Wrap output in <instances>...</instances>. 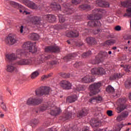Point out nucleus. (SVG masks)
<instances>
[{
    "label": "nucleus",
    "instance_id": "1",
    "mask_svg": "<svg viewBox=\"0 0 131 131\" xmlns=\"http://www.w3.org/2000/svg\"><path fill=\"white\" fill-rule=\"evenodd\" d=\"M23 50L18 49L16 51V55L14 53L10 54H7L6 58L7 61L12 62L16 60L17 58H26L29 57V53H36L37 48L35 46H33V43L30 41L26 42L22 46Z\"/></svg>",
    "mask_w": 131,
    "mask_h": 131
},
{
    "label": "nucleus",
    "instance_id": "2",
    "mask_svg": "<svg viewBox=\"0 0 131 131\" xmlns=\"http://www.w3.org/2000/svg\"><path fill=\"white\" fill-rule=\"evenodd\" d=\"M102 12L101 9H96L95 12L97 13L96 14L93 15H91L90 16L89 19L91 20L88 23V26L90 27H95L96 26H101V21H100V19L102 18V15L101 13Z\"/></svg>",
    "mask_w": 131,
    "mask_h": 131
},
{
    "label": "nucleus",
    "instance_id": "3",
    "mask_svg": "<svg viewBox=\"0 0 131 131\" xmlns=\"http://www.w3.org/2000/svg\"><path fill=\"white\" fill-rule=\"evenodd\" d=\"M81 1L80 0H72L71 3H64L62 4V7L63 8V13L66 14V15H70V14H72L73 13L74 10L72 8H70L72 5H78Z\"/></svg>",
    "mask_w": 131,
    "mask_h": 131
},
{
    "label": "nucleus",
    "instance_id": "4",
    "mask_svg": "<svg viewBox=\"0 0 131 131\" xmlns=\"http://www.w3.org/2000/svg\"><path fill=\"white\" fill-rule=\"evenodd\" d=\"M108 57V53L106 52H100L97 56H96L95 59L92 61V63L94 65L99 64L103 62Z\"/></svg>",
    "mask_w": 131,
    "mask_h": 131
},
{
    "label": "nucleus",
    "instance_id": "5",
    "mask_svg": "<svg viewBox=\"0 0 131 131\" xmlns=\"http://www.w3.org/2000/svg\"><path fill=\"white\" fill-rule=\"evenodd\" d=\"M7 2L10 5L14 7V8H17L20 13H23L24 15H29L30 14V12L26 11L23 6L13 1H8Z\"/></svg>",
    "mask_w": 131,
    "mask_h": 131
},
{
    "label": "nucleus",
    "instance_id": "6",
    "mask_svg": "<svg viewBox=\"0 0 131 131\" xmlns=\"http://www.w3.org/2000/svg\"><path fill=\"white\" fill-rule=\"evenodd\" d=\"M102 86V83L97 82L92 84L90 86V96L92 95H97L100 92V88Z\"/></svg>",
    "mask_w": 131,
    "mask_h": 131
},
{
    "label": "nucleus",
    "instance_id": "7",
    "mask_svg": "<svg viewBox=\"0 0 131 131\" xmlns=\"http://www.w3.org/2000/svg\"><path fill=\"white\" fill-rule=\"evenodd\" d=\"M50 87L47 86H41L39 89L36 90V95L37 96H46L50 94Z\"/></svg>",
    "mask_w": 131,
    "mask_h": 131
},
{
    "label": "nucleus",
    "instance_id": "8",
    "mask_svg": "<svg viewBox=\"0 0 131 131\" xmlns=\"http://www.w3.org/2000/svg\"><path fill=\"white\" fill-rule=\"evenodd\" d=\"M118 102L119 104L117 108V112L118 113H120V112H122V111H123V110L126 108V104H125L126 99L125 98H121L118 100Z\"/></svg>",
    "mask_w": 131,
    "mask_h": 131
},
{
    "label": "nucleus",
    "instance_id": "9",
    "mask_svg": "<svg viewBox=\"0 0 131 131\" xmlns=\"http://www.w3.org/2000/svg\"><path fill=\"white\" fill-rule=\"evenodd\" d=\"M27 6L30 9H32L33 10H40V9H42V8H45L46 5L43 4H40L38 6L36 5L34 3L32 2L29 1L27 4Z\"/></svg>",
    "mask_w": 131,
    "mask_h": 131
},
{
    "label": "nucleus",
    "instance_id": "10",
    "mask_svg": "<svg viewBox=\"0 0 131 131\" xmlns=\"http://www.w3.org/2000/svg\"><path fill=\"white\" fill-rule=\"evenodd\" d=\"M78 81L79 82H83V83H89V82H93L95 81V79L92 76L86 75V76L79 78Z\"/></svg>",
    "mask_w": 131,
    "mask_h": 131
},
{
    "label": "nucleus",
    "instance_id": "11",
    "mask_svg": "<svg viewBox=\"0 0 131 131\" xmlns=\"http://www.w3.org/2000/svg\"><path fill=\"white\" fill-rule=\"evenodd\" d=\"M91 73L94 75H103L105 74V70L102 68H95L91 70Z\"/></svg>",
    "mask_w": 131,
    "mask_h": 131
},
{
    "label": "nucleus",
    "instance_id": "12",
    "mask_svg": "<svg viewBox=\"0 0 131 131\" xmlns=\"http://www.w3.org/2000/svg\"><path fill=\"white\" fill-rule=\"evenodd\" d=\"M42 100L40 99H36L31 97L27 101V105H38Z\"/></svg>",
    "mask_w": 131,
    "mask_h": 131
},
{
    "label": "nucleus",
    "instance_id": "13",
    "mask_svg": "<svg viewBox=\"0 0 131 131\" xmlns=\"http://www.w3.org/2000/svg\"><path fill=\"white\" fill-rule=\"evenodd\" d=\"M17 63L18 65H31L32 64V59L21 58Z\"/></svg>",
    "mask_w": 131,
    "mask_h": 131
},
{
    "label": "nucleus",
    "instance_id": "14",
    "mask_svg": "<svg viewBox=\"0 0 131 131\" xmlns=\"http://www.w3.org/2000/svg\"><path fill=\"white\" fill-rule=\"evenodd\" d=\"M5 41L7 45H13L17 41V40H16L14 36L8 35V36L5 38Z\"/></svg>",
    "mask_w": 131,
    "mask_h": 131
},
{
    "label": "nucleus",
    "instance_id": "15",
    "mask_svg": "<svg viewBox=\"0 0 131 131\" xmlns=\"http://www.w3.org/2000/svg\"><path fill=\"white\" fill-rule=\"evenodd\" d=\"M60 84V86L63 88L64 90H70L71 89V86H72L71 83L66 80L61 81Z\"/></svg>",
    "mask_w": 131,
    "mask_h": 131
},
{
    "label": "nucleus",
    "instance_id": "16",
    "mask_svg": "<svg viewBox=\"0 0 131 131\" xmlns=\"http://www.w3.org/2000/svg\"><path fill=\"white\" fill-rule=\"evenodd\" d=\"M66 35L68 37H77L79 34L77 30H74L73 31H67L66 32Z\"/></svg>",
    "mask_w": 131,
    "mask_h": 131
},
{
    "label": "nucleus",
    "instance_id": "17",
    "mask_svg": "<svg viewBox=\"0 0 131 131\" xmlns=\"http://www.w3.org/2000/svg\"><path fill=\"white\" fill-rule=\"evenodd\" d=\"M96 6L101 8H109L110 4L108 2L103 1L102 0H97L96 2Z\"/></svg>",
    "mask_w": 131,
    "mask_h": 131
},
{
    "label": "nucleus",
    "instance_id": "18",
    "mask_svg": "<svg viewBox=\"0 0 131 131\" xmlns=\"http://www.w3.org/2000/svg\"><path fill=\"white\" fill-rule=\"evenodd\" d=\"M46 52H52L53 53H59L60 48L58 46H49L45 49Z\"/></svg>",
    "mask_w": 131,
    "mask_h": 131
},
{
    "label": "nucleus",
    "instance_id": "19",
    "mask_svg": "<svg viewBox=\"0 0 131 131\" xmlns=\"http://www.w3.org/2000/svg\"><path fill=\"white\" fill-rule=\"evenodd\" d=\"M50 107H51V106L50 105V104H49L48 103H45L43 104H42L38 109V111H36V113H38V112L39 111V112H43V111H46V110H47V109H50Z\"/></svg>",
    "mask_w": 131,
    "mask_h": 131
},
{
    "label": "nucleus",
    "instance_id": "20",
    "mask_svg": "<svg viewBox=\"0 0 131 131\" xmlns=\"http://www.w3.org/2000/svg\"><path fill=\"white\" fill-rule=\"evenodd\" d=\"M88 114H89V110L86 108H83L78 113L77 116L79 118H82L83 116H86Z\"/></svg>",
    "mask_w": 131,
    "mask_h": 131
},
{
    "label": "nucleus",
    "instance_id": "21",
    "mask_svg": "<svg viewBox=\"0 0 131 131\" xmlns=\"http://www.w3.org/2000/svg\"><path fill=\"white\" fill-rule=\"evenodd\" d=\"M90 122V124L92 126V127H97L98 126H101V125H102V123L101 122V121L98 120H96L95 119H91Z\"/></svg>",
    "mask_w": 131,
    "mask_h": 131
},
{
    "label": "nucleus",
    "instance_id": "22",
    "mask_svg": "<svg viewBox=\"0 0 131 131\" xmlns=\"http://www.w3.org/2000/svg\"><path fill=\"white\" fill-rule=\"evenodd\" d=\"M101 101L102 97L100 96L95 97H93L89 100L90 103H91L92 104H96V103H99V102H101Z\"/></svg>",
    "mask_w": 131,
    "mask_h": 131
},
{
    "label": "nucleus",
    "instance_id": "23",
    "mask_svg": "<svg viewBox=\"0 0 131 131\" xmlns=\"http://www.w3.org/2000/svg\"><path fill=\"white\" fill-rule=\"evenodd\" d=\"M75 57H76V54L71 53L64 57L63 58V60L66 61V62H68V61H71V60H73Z\"/></svg>",
    "mask_w": 131,
    "mask_h": 131
},
{
    "label": "nucleus",
    "instance_id": "24",
    "mask_svg": "<svg viewBox=\"0 0 131 131\" xmlns=\"http://www.w3.org/2000/svg\"><path fill=\"white\" fill-rule=\"evenodd\" d=\"M61 112H62V111L60 108L56 107L55 110L51 109L50 114L51 115H53L54 116H57V115H59Z\"/></svg>",
    "mask_w": 131,
    "mask_h": 131
},
{
    "label": "nucleus",
    "instance_id": "25",
    "mask_svg": "<svg viewBox=\"0 0 131 131\" xmlns=\"http://www.w3.org/2000/svg\"><path fill=\"white\" fill-rule=\"evenodd\" d=\"M128 116V112H127V111H125L117 117V121H121L122 120H123V118L127 117Z\"/></svg>",
    "mask_w": 131,
    "mask_h": 131
},
{
    "label": "nucleus",
    "instance_id": "26",
    "mask_svg": "<svg viewBox=\"0 0 131 131\" xmlns=\"http://www.w3.org/2000/svg\"><path fill=\"white\" fill-rule=\"evenodd\" d=\"M72 113L71 112H69L61 117V120H62V121H66V120L70 119V118H74V116L72 117Z\"/></svg>",
    "mask_w": 131,
    "mask_h": 131
},
{
    "label": "nucleus",
    "instance_id": "27",
    "mask_svg": "<svg viewBox=\"0 0 131 131\" xmlns=\"http://www.w3.org/2000/svg\"><path fill=\"white\" fill-rule=\"evenodd\" d=\"M45 18H46V20H48L49 22H55L56 20V16L53 14H47L45 15Z\"/></svg>",
    "mask_w": 131,
    "mask_h": 131
},
{
    "label": "nucleus",
    "instance_id": "28",
    "mask_svg": "<svg viewBox=\"0 0 131 131\" xmlns=\"http://www.w3.org/2000/svg\"><path fill=\"white\" fill-rule=\"evenodd\" d=\"M86 41L89 45H96L97 43V40L93 37L86 38Z\"/></svg>",
    "mask_w": 131,
    "mask_h": 131
},
{
    "label": "nucleus",
    "instance_id": "29",
    "mask_svg": "<svg viewBox=\"0 0 131 131\" xmlns=\"http://www.w3.org/2000/svg\"><path fill=\"white\" fill-rule=\"evenodd\" d=\"M77 100V96L76 95H72L71 96L68 97L67 98V102L68 103H74L75 101Z\"/></svg>",
    "mask_w": 131,
    "mask_h": 131
},
{
    "label": "nucleus",
    "instance_id": "30",
    "mask_svg": "<svg viewBox=\"0 0 131 131\" xmlns=\"http://www.w3.org/2000/svg\"><path fill=\"white\" fill-rule=\"evenodd\" d=\"M7 70L8 72H15L17 71V68L15 64H10L7 66Z\"/></svg>",
    "mask_w": 131,
    "mask_h": 131
},
{
    "label": "nucleus",
    "instance_id": "31",
    "mask_svg": "<svg viewBox=\"0 0 131 131\" xmlns=\"http://www.w3.org/2000/svg\"><path fill=\"white\" fill-rule=\"evenodd\" d=\"M122 77V74L120 73H115L110 76V80H115V79H118V78H121Z\"/></svg>",
    "mask_w": 131,
    "mask_h": 131
},
{
    "label": "nucleus",
    "instance_id": "32",
    "mask_svg": "<svg viewBox=\"0 0 131 131\" xmlns=\"http://www.w3.org/2000/svg\"><path fill=\"white\" fill-rule=\"evenodd\" d=\"M31 21H32V22H33L35 24H36L37 25L41 26V22L37 16H33L32 17Z\"/></svg>",
    "mask_w": 131,
    "mask_h": 131
},
{
    "label": "nucleus",
    "instance_id": "33",
    "mask_svg": "<svg viewBox=\"0 0 131 131\" xmlns=\"http://www.w3.org/2000/svg\"><path fill=\"white\" fill-rule=\"evenodd\" d=\"M64 28H67L66 24L64 25H56L54 26V29L56 30H60V29H64Z\"/></svg>",
    "mask_w": 131,
    "mask_h": 131
},
{
    "label": "nucleus",
    "instance_id": "34",
    "mask_svg": "<svg viewBox=\"0 0 131 131\" xmlns=\"http://www.w3.org/2000/svg\"><path fill=\"white\" fill-rule=\"evenodd\" d=\"M125 88L129 89L131 88V78H128L125 82Z\"/></svg>",
    "mask_w": 131,
    "mask_h": 131
},
{
    "label": "nucleus",
    "instance_id": "35",
    "mask_svg": "<svg viewBox=\"0 0 131 131\" xmlns=\"http://www.w3.org/2000/svg\"><path fill=\"white\" fill-rule=\"evenodd\" d=\"M51 8H52V10H54L56 11L57 10H61V6L59 4L56 3L51 5Z\"/></svg>",
    "mask_w": 131,
    "mask_h": 131
},
{
    "label": "nucleus",
    "instance_id": "36",
    "mask_svg": "<svg viewBox=\"0 0 131 131\" xmlns=\"http://www.w3.org/2000/svg\"><path fill=\"white\" fill-rule=\"evenodd\" d=\"M0 106L4 111H7V107L6 106V105H5L4 101L2 99V95H0Z\"/></svg>",
    "mask_w": 131,
    "mask_h": 131
},
{
    "label": "nucleus",
    "instance_id": "37",
    "mask_svg": "<svg viewBox=\"0 0 131 131\" xmlns=\"http://www.w3.org/2000/svg\"><path fill=\"white\" fill-rule=\"evenodd\" d=\"M30 36L31 39H33V40H37V39L39 38V36L38 35V34L35 33L31 34Z\"/></svg>",
    "mask_w": 131,
    "mask_h": 131
},
{
    "label": "nucleus",
    "instance_id": "38",
    "mask_svg": "<svg viewBox=\"0 0 131 131\" xmlns=\"http://www.w3.org/2000/svg\"><path fill=\"white\" fill-rule=\"evenodd\" d=\"M123 7H131V0H127L121 3Z\"/></svg>",
    "mask_w": 131,
    "mask_h": 131
},
{
    "label": "nucleus",
    "instance_id": "39",
    "mask_svg": "<svg viewBox=\"0 0 131 131\" xmlns=\"http://www.w3.org/2000/svg\"><path fill=\"white\" fill-rule=\"evenodd\" d=\"M38 75H39V73H38V71H35L31 75V78L32 79H34V78H36Z\"/></svg>",
    "mask_w": 131,
    "mask_h": 131
},
{
    "label": "nucleus",
    "instance_id": "40",
    "mask_svg": "<svg viewBox=\"0 0 131 131\" xmlns=\"http://www.w3.org/2000/svg\"><path fill=\"white\" fill-rule=\"evenodd\" d=\"M106 92H107V93H114L115 90H114V88H113V87H112V86H111V85H108V86L106 88Z\"/></svg>",
    "mask_w": 131,
    "mask_h": 131
},
{
    "label": "nucleus",
    "instance_id": "41",
    "mask_svg": "<svg viewBox=\"0 0 131 131\" xmlns=\"http://www.w3.org/2000/svg\"><path fill=\"white\" fill-rule=\"evenodd\" d=\"M81 20H82V16H74V19L73 20V23H75V22H76V21H81Z\"/></svg>",
    "mask_w": 131,
    "mask_h": 131
},
{
    "label": "nucleus",
    "instance_id": "42",
    "mask_svg": "<svg viewBox=\"0 0 131 131\" xmlns=\"http://www.w3.org/2000/svg\"><path fill=\"white\" fill-rule=\"evenodd\" d=\"M78 129L77 125H70L69 131H77Z\"/></svg>",
    "mask_w": 131,
    "mask_h": 131
},
{
    "label": "nucleus",
    "instance_id": "43",
    "mask_svg": "<svg viewBox=\"0 0 131 131\" xmlns=\"http://www.w3.org/2000/svg\"><path fill=\"white\" fill-rule=\"evenodd\" d=\"M58 18L59 20V22L60 23H63L65 22V15H62V14H59L58 15Z\"/></svg>",
    "mask_w": 131,
    "mask_h": 131
},
{
    "label": "nucleus",
    "instance_id": "44",
    "mask_svg": "<svg viewBox=\"0 0 131 131\" xmlns=\"http://www.w3.org/2000/svg\"><path fill=\"white\" fill-rule=\"evenodd\" d=\"M80 8L82 10H90L91 6L89 5L85 4L80 6Z\"/></svg>",
    "mask_w": 131,
    "mask_h": 131
},
{
    "label": "nucleus",
    "instance_id": "45",
    "mask_svg": "<svg viewBox=\"0 0 131 131\" xmlns=\"http://www.w3.org/2000/svg\"><path fill=\"white\" fill-rule=\"evenodd\" d=\"M92 54V51H89L87 52H85L83 54H82L81 56L83 58H86V57H89L90 55Z\"/></svg>",
    "mask_w": 131,
    "mask_h": 131
},
{
    "label": "nucleus",
    "instance_id": "46",
    "mask_svg": "<svg viewBox=\"0 0 131 131\" xmlns=\"http://www.w3.org/2000/svg\"><path fill=\"white\" fill-rule=\"evenodd\" d=\"M121 67H124V69L125 70V71H126V72H128V71H130V66L129 65H125V66H123V65H121Z\"/></svg>",
    "mask_w": 131,
    "mask_h": 131
},
{
    "label": "nucleus",
    "instance_id": "47",
    "mask_svg": "<svg viewBox=\"0 0 131 131\" xmlns=\"http://www.w3.org/2000/svg\"><path fill=\"white\" fill-rule=\"evenodd\" d=\"M45 10L46 12H52L53 11L52 7L50 6L45 5Z\"/></svg>",
    "mask_w": 131,
    "mask_h": 131
},
{
    "label": "nucleus",
    "instance_id": "48",
    "mask_svg": "<svg viewBox=\"0 0 131 131\" xmlns=\"http://www.w3.org/2000/svg\"><path fill=\"white\" fill-rule=\"evenodd\" d=\"M37 123H38V120L36 119H33L31 122V126L33 127V126L36 125V124H37Z\"/></svg>",
    "mask_w": 131,
    "mask_h": 131
},
{
    "label": "nucleus",
    "instance_id": "49",
    "mask_svg": "<svg viewBox=\"0 0 131 131\" xmlns=\"http://www.w3.org/2000/svg\"><path fill=\"white\" fill-rule=\"evenodd\" d=\"M114 43H115V40H108L106 42V44L107 45V46H111L114 45Z\"/></svg>",
    "mask_w": 131,
    "mask_h": 131
},
{
    "label": "nucleus",
    "instance_id": "50",
    "mask_svg": "<svg viewBox=\"0 0 131 131\" xmlns=\"http://www.w3.org/2000/svg\"><path fill=\"white\" fill-rule=\"evenodd\" d=\"M124 16V17H126V16L131 17V8L127 9V13H125Z\"/></svg>",
    "mask_w": 131,
    "mask_h": 131
},
{
    "label": "nucleus",
    "instance_id": "51",
    "mask_svg": "<svg viewBox=\"0 0 131 131\" xmlns=\"http://www.w3.org/2000/svg\"><path fill=\"white\" fill-rule=\"evenodd\" d=\"M61 77H63V78H68V77H70V74L62 73L61 74Z\"/></svg>",
    "mask_w": 131,
    "mask_h": 131
},
{
    "label": "nucleus",
    "instance_id": "52",
    "mask_svg": "<svg viewBox=\"0 0 131 131\" xmlns=\"http://www.w3.org/2000/svg\"><path fill=\"white\" fill-rule=\"evenodd\" d=\"M82 63L81 61H76L74 64V67H75L76 68H78V67H79V66H81Z\"/></svg>",
    "mask_w": 131,
    "mask_h": 131
},
{
    "label": "nucleus",
    "instance_id": "53",
    "mask_svg": "<svg viewBox=\"0 0 131 131\" xmlns=\"http://www.w3.org/2000/svg\"><path fill=\"white\" fill-rule=\"evenodd\" d=\"M51 58V56H45V55H42L41 56V59L42 61V60H48V59H50Z\"/></svg>",
    "mask_w": 131,
    "mask_h": 131
},
{
    "label": "nucleus",
    "instance_id": "54",
    "mask_svg": "<svg viewBox=\"0 0 131 131\" xmlns=\"http://www.w3.org/2000/svg\"><path fill=\"white\" fill-rule=\"evenodd\" d=\"M51 76H52V74H50L47 75H44L41 77V79H42V80H43V79L49 78V77H51Z\"/></svg>",
    "mask_w": 131,
    "mask_h": 131
},
{
    "label": "nucleus",
    "instance_id": "55",
    "mask_svg": "<svg viewBox=\"0 0 131 131\" xmlns=\"http://www.w3.org/2000/svg\"><path fill=\"white\" fill-rule=\"evenodd\" d=\"M102 31H103V29L99 28V29H98L95 31V34H97V33H101Z\"/></svg>",
    "mask_w": 131,
    "mask_h": 131
},
{
    "label": "nucleus",
    "instance_id": "56",
    "mask_svg": "<svg viewBox=\"0 0 131 131\" xmlns=\"http://www.w3.org/2000/svg\"><path fill=\"white\" fill-rule=\"evenodd\" d=\"M123 38L124 39H127V40L131 39V35H126L123 36Z\"/></svg>",
    "mask_w": 131,
    "mask_h": 131
},
{
    "label": "nucleus",
    "instance_id": "57",
    "mask_svg": "<svg viewBox=\"0 0 131 131\" xmlns=\"http://www.w3.org/2000/svg\"><path fill=\"white\" fill-rule=\"evenodd\" d=\"M106 113L108 116H112L113 115V112L112 111H107Z\"/></svg>",
    "mask_w": 131,
    "mask_h": 131
},
{
    "label": "nucleus",
    "instance_id": "58",
    "mask_svg": "<svg viewBox=\"0 0 131 131\" xmlns=\"http://www.w3.org/2000/svg\"><path fill=\"white\" fill-rule=\"evenodd\" d=\"M115 30H116V31H120V30H121V27L117 26L115 27Z\"/></svg>",
    "mask_w": 131,
    "mask_h": 131
},
{
    "label": "nucleus",
    "instance_id": "59",
    "mask_svg": "<svg viewBox=\"0 0 131 131\" xmlns=\"http://www.w3.org/2000/svg\"><path fill=\"white\" fill-rule=\"evenodd\" d=\"M83 90H84V89H83V87H82V86L80 85V86H79V88H77V91H78V92H79V91H83Z\"/></svg>",
    "mask_w": 131,
    "mask_h": 131
},
{
    "label": "nucleus",
    "instance_id": "60",
    "mask_svg": "<svg viewBox=\"0 0 131 131\" xmlns=\"http://www.w3.org/2000/svg\"><path fill=\"white\" fill-rule=\"evenodd\" d=\"M24 29V27L23 26H21L20 27V33H23V30Z\"/></svg>",
    "mask_w": 131,
    "mask_h": 131
},
{
    "label": "nucleus",
    "instance_id": "61",
    "mask_svg": "<svg viewBox=\"0 0 131 131\" xmlns=\"http://www.w3.org/2000/svg\"><path fill=\"white\" fill-rule=\"evenodd\" d=\"M89 127H84L82 129V131H90V130H89Z\"/></svg>",
    "mask_w": 131,
    "mask_h": 131
},
{
    "label": "nucleus",
    "instance_id": "62",
    "mask_svg": "<svg viewBox=\"0 0 131 131\" xmlns=\"http://www.w3.org/2000/svg\"><path fill=\"white\" fill-rule=\"evenodd\" d=\"M51 65H56L57 64V61H53L51 62Z\"/></svg>",
    "mask_w": 131,
    "mask_h": 131
},
{
    "label": "nucleus",
    "instance_id": "63",
    "mask_svg": "<svg viewBox=\"0 0 131 131\" xmlns=\"http://www.w3.org/2000/svg\"><path fill=\"white\" fill-rule=\"evenodd\" d=\"M83 43L80 42L78 43V47H81V46H83Z\"/></svg>",
    "mask_w": 131,
    "mask_h": 131
},
{
    "label": "nucleus",
    "instance_id": "64",
    "mask_svg": "<svg viewBox=\"0 0 131 131\" xmlns=\"http://www.w3.org/2000/svg\"><path fill=\"white\" fill-rule=\"evenodd\" d=\"M104 130V129H97L95 131H103Z\"/></svg>",
    "mask_w": 131,
    "mask_h": 131
}]
</instances>
